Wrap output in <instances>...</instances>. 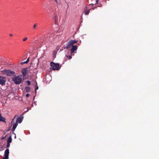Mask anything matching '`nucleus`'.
I'll use <instances>...</instances> for the list:
<instances>
[{"mask_svg": "<svg viewBox=\"0 0 159 159\" xmlns=\"http://www.w3.org/2000/svg\"><path fill=\"white\" fill-rule=\"evenodd\" d=\"M12 80L16 84H19L23 81L21 75H15L12 79Z\"/></svg>", "mask_w": 159, "mask_h": 159, "instance_id": "obj_1", "label": "nucleus"}, {"mask_svg": "<svg viewBox=\"0 0 159 159\" xmlns=\"http://www.w3.org/2000/svg\"><path fill=\"white\" fill-rule=\"evenodd\" d=\"M77 42V41L76 40H70L67 43L65 48L68 49L71 48L74 46V44Z\"/></svg>", "mask_w": 159, "mask_h": 159, "instance_id": "obj_2", "label": "nucleus"}, {"mask_svg": "<svg viewBox=\"0 0 159 159\" xmlns=\"http://www.w3.org/2000/svg\"><path fill=\"white\" fill-rule=\"evenodd\" d=\"M2 72H3V73L6 74L7 76H12L15 74V72L13 71H11L10 70H2Z\"/></svg>", "mask_w": 159, "mask_h": 159, "instance_id": "obj_3", "label": "nucleus"}, {"mask_svg": "<svg viewBox=\"0 0 159 159\" xmlns=\"http://www.w3.org/2000/svg\"><path fill=\"white\" fill-rule=\"evenodd\" d=\"M50 65L53 70H58L61 67L58 63H55L52 62H51Z\"/></svg>", "mask_w": 159, "mask_h": 159, "instance_id": "obj_4", "label": "nucleus"}, {"mask_svg": "<svg viewBox=\"0 0 159 159\" xmlns=\"http://www.w3.org/2000/svg\"><path fill=\"white\" fill-rule=\"evenodd\" d=\"M51 35L48 34L45 37L43 41L45 43H48L52 41V38L51 37Z\"/></svg>", "mask_w": 159, "mask_h": 159, "instance_id": "obj_5", "label": "nucleus"}, {"mask_svg": "<svg viewBox=\"0 0 159 159\" xmlns=\"http://www.w3.org/2000/svg\"><path fill=\"white\" fill-rule=\"evenodd\" d=\"M6 81V78L4 76H0V84L2 86L5 85Z\"/></svg>", "mask_w": 159, "mask_h": 159, "instance_id": "obj_6", "label": "nucleus"}, {"mask_svg": "<svg viewBox=\"0 0 159 159\" xmlns=\"http://www.w3.org/2000/svg\"><path fill=\"white\" fill-rule=\"evenodd\" d=\"M77 46L76 45H74L72 47V48L70 49V52L71 55L77 50Z\"/></svg>", "mask_w": 159, "mask_h": 159, "instance_id": "obj_7", "label": "nucleus"}, {"mask_svg": "<svg viewBox=\"0 0 159 159\" xmlns=\"http://www.w3.org/2000/svg\"><path fill=\"white\" fill-rule=\"evenodd\" d=\"M28 68H26L24 69H23L22 70L21 72L22 73L23 75L25 76H26V74H27L28 70Z\"/></svg>", "mask_w": 159, "mask_h": 159, "instance_id": "obj_8", "label": "nucleus"}, {"mask_svg": "<svg viewBox=\"0 0 159 159\" xmlns=\"http://www.w3.org/2000/svg\"><path fill=\"white\" fill-rule=\"evenodd\" d=\"M9 150L8 149H7L5 150L4 153V156L6 157H8L9 156Z\"/></svg>", "mask_w": 159, "mask_h": 159, "instance_id": "obj_9", "label": "nucleus"}, {"mask_svg": "<svg viewBox=\"0 0 159 159\" xmlns=\"http://www.w3.org/2000/svg\"><path fill=\"white\" fill-rule=\"evenodd\" d=\"M23 118V117L22 116L21 117L20 116V117L17 118V120L16 121V122L18 123H20L22 121Z\"/></svg>", "mask_w": 159, "mask_h": 159, "instance_id": "obj_10", "label": "nucleus"}, {"mask_svg": "<svg viewBox=\"0 0 159 159\" xmlns=\"http://www.w3.org/2000/svg\"><path fill=\"white\" fill-rule=\"evenodd\" d=\"M6 118L2 117V116L1 114L0 113V121H2L6 123Z\"/></svg>", "mask_w": 159, "mask_h": 159, "instance_id": "obj_11", "label": "nucleus"}, {"mask_svg": "<svg viewBox=\"0 0 159 159\" xmlns=\"http://www.w3.org/2000/svg\"><path fill=\"white\" fill-rule=\"evenodd\" d=\"M18 125V123L16 122V123H14L13 127L12 128V130L14 131L16 129L17 125Z\"/></svg>", "mask_w": 159, "mask_h": 159, "instance_id": "obj_12", "label": "nucleus"}, {"mask_svg": "<svg viewBox=\"0 0 159 159\" xmlns=\"http://www.w3.org/2000/svg\"><path fill=\"white\" fill-rule=\"evenodd\" d=\"M30 87H28V86H26L25 87V89L26 90V92H29L30 91Z\"/></svg>", "mask_w": 159, "mask_h": 159, "instance_id": "obj_13", "label": "nucleus"}, {"mask_svg": "<svg viewBox=\"0 0 159 159\" xmlns=\"http://www.w3.org/2000/svg\"><path fill=\"white\" fill-rule=\"evenodd\" d=\"M90 10H85L84 11L85 14V15H88L89 14V12H90Z\"/></svg>", "mask_w": 159, "mask_h": 159, "instance_id": "obj_14", "label": "nucleus"}, {"mask_svg": "<svg viewBox=\"0 0 159 159\" xmlns=\"http://www.w3.org/2000/svg\"><path fill=\"white\" fill-rule=\"evenodd\" d=\"M12 139L11 136H10L8 138L7 142L8 143H10L11 142Z\"/></svg>", "mask_w": 159, "mask_h": 159, "instance_id": "obj_15", "label": "nucleus"}, {"mask_svg": "<svg viewBox=\"0 0 159 159\" xmlns=\"http://www.w3.org/2000/svg\"><path fill=\"white\" fill-rule=\"evenodd\" d=\"M38 26L37 23H36L34 24L33 26V28L34 30H35L36 29V27Z\"/></svg>", "mask_w": 159, "mask_h": 159, "instance_id": "obj_16", "label": "nucleus"}, {"mask_svg": "<svg viewBox=\"0 0 159 159\" xmlns=\"http://www.w3.org/2000/svg\"><path fill=\"white\" fill-rule=\"evenodd\" d=\"M28 39V38L27 37H25L23 39V41H26V40H27Z\"/></svg>", "mask_w": 159, "mask_h": 159, "instance_id": "obj_17", "label": "nucleus"}, {"mask_svg": "<svg viewBox=\"0 0 159 159\" xmlns=\"http://www.w3.org/2000/svg\"><path fill=\"white\" fill-rule=\"evenodd\" d=\"M26 83H27L28 85H30V82L29 81H26Z\"/></svg>", "mask_w": 159, "mask_h": 159, "instance_id": "obj_18", "label": "nucleus"}, {"mask_svg": "<svg viewBox=\"0 0 159 159\" xmlns=\"http://www.w3.org/2000/svg\"><path fill=\"white\" fill-rule=\"evenodd\" d=\"M66 57H69L68 59H70L72 58V57L71 56H68L67 55H66Z\"/></svg>", "mask_w": 159, "mask_h": 159, "instance_id": "obj_19", "label": "nucleus"}, {"mask_svg": "<svg viewBox=\"0 0 159 159\" xmlns=\"http://www.w3.org/2000/svg\"><path fill=\"white\" fill-rule=\"evenodd\" d=\"M10 143H8L7 142V147H9L10 146Z\"/></svg>", "mask_w": 159, "mask_h": 159, "instance_id": "obj_20", "label": "nucleus"}, {"mask_svg": "<svg viewBox=\"0 0 159 159\" xmlns=\"http://www.w3.org/2000/svg\"><path fill=\"white\" fill-rule=\"evenodd\" d=\"M66 3L67 4V8L66 9V13H67V10L68 9L69 7V5L68 4V3L66 2Z\"/></svg>", "mask_w": 159, "mask_h": 159, "instance_id": "obj_21", "label": "nucleus"}, {"mask_svg": "<svg viewBox=\"0 0 159 159\" xmlns=\"http://www.w3.org/2000/svg\"><path fill=\"white\" fill-rule=\"evenodd\" d=\"M30 96V95L29 93H27L26 95V97H29Z\"/></svg>", "mask_w": 159, "mask_h": 159, "instance_id": "obj_22", "label": "nucleus"}, {"mask_svg": "<svg viewBox=\"0 0 159 159\" xmlns=\"http://www.w3.org/2000/svg\"><path fill=\"white\" fill-rule=\"evenodd\" d=\"M9 158L8 157H3L2 159H8Z\"/></svg>", "mask_w": 159, "mask_h": 159, "instance_id": "obj_23", "label": "nucleus"}, {"mask_svg": "<svg viewBox=\"0 0 159 159\" xmlns=\"http://www.w3.org/2000/svg\"><path fill=\"white\" fill-rule=\"evenodd\" d=\"M25 63H27L26 62V61L24 62H22L21 63V64L22 65L24 64Z\"/></svg>", "mask_w": 159, "mask_h": 159, "instance_id": "obj_24", "label": "nucleus"}, {"mask_svg": "<svg viewBox=\"0 0 159 159\" xmlns=\"http://www.w3.org/2000/svg\"><path fill=\"white\" fill-rule=\"evenodd\" d=\"M29 59H30V57L28 58L27 59V60L26 61V63H28V62L29 61Z\"/></svg>", "mask_w": 159, "mask_h": 159, "instance_id": "obj_25", "label": "nucleus"}, {"mask_svg": "<svg viewBox=\"0 0 159 159\" xmlns=\"http://www.w3.org/2000/svg\"><path fill=\"white\" fill-rule=\"evenodd\" d=\"M39 88V87H38V86H37L36 88H35V92H36V90H37Z\"/></svg>", "mask_w": 159, "mask_h": 159, "instance_id": "obj_26", "label": "nucleus"}, {"mask_svg": "<svg viewBox=\"0 0 159 159\" xmlns=\"http://www.w3.org/2000/svg\"><path fill=\"white\" fill-rule=\"evenodd\" d=\"M9 35L10 37H12L13 36V35L12 34H9Z\"/></svg>", "mask_w": 159, "mask_h": 159, "instance_id": "obj_27", "label": "nucleus"}, {"mask_svg": "<svg viewBox=\"0 0 159 159\" xmlns=\"http://www.w3.org/2000/svg\"><path fill=\"white\" fill-rule=\"evenodd\" d=\"M16 117V116H15L14 117V118L12 120V122H14V119L15 118V117Z\"/></svg>", "mask_w": 159, "mask_h": 159, "instance_id": "obj_28", "label": "nucleus"}, {"mask_svg": "<svg viewBox=\"0 0 159 159\" xmlns=\"http://www.w3.org/2000/svg\"><path fill=\"white\" fill-rule=\"evenodd\" d=\"M98 2V0H96V3H95V4L97 3Z\"/></svg>", "mask_w": 159, "mask_h": 159, "instance_id": "obj_29", "label": "nucleus"}]
</instances>
